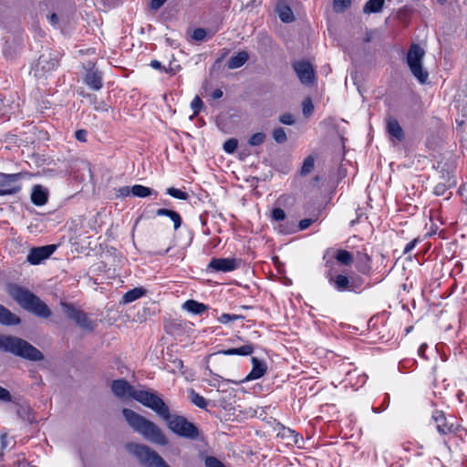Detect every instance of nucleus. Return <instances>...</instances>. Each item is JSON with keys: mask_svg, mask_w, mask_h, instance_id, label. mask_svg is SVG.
<instances>
[{"mask_svg": "<svg viewBox=\"0 0 467 467\" xmlns=\"http://www.w3.org/2000/svg\"><path fill=\"white\" fill-rule=\"evenodd\" d=\"M167 193L180 200H187L189 198V194L186 192H182V190L173 187L168 188Z\"/></svg>", "mask_w": 467, "mask_h": 467, "instance_id": "38", "label": "nucleus"}, {"mask_svg": "<svg viewBox=\"0 0 467 467\" xmlns=\"http://www.w3.org/2000/svg\"><path fill=\"white\" fill-rule=\"evenodd\" d=\"M253 368L246 376L244 381L257 379L263 377L266 372V365L264 361L259 360L257 358H252ZM243 382V380L234 381V383Z\"/></svg>", "mask_w": 467, "mask_h": 467, "instance_id": "15", "label": "nucleus"}, {"mask_svg": "<svg viewBox=\"0 0 467 467\" xmlns=\"http://www.w3.org/2000/svg\"><path fill=\"white\" fill-rule=\"evenodd\" d=\"M336 259L344 265H349L353 262V255L347 250L340 249L336 254Z\"/></svg>", "mask_w": 467, "mask_h": 467, "instance_id": "32", "label": "nucleus"}, {"mask_svg": "<svg viewBox=\"0 0 467 467\" xmlns=\"http://www.w3.org/2000/svg\"><path fill=\"white\" fill-rule=\"evenodd\" d=\"M439 189H443V185L436 186L435 192L439 194Z\"/></svg>", "mask_w": 467, "mask_h": 467, "instance_id": "60", "label": "nucleus"}, {"mask_svg": "<svg viewBox=\"0 0 467 467\" xmlns=\"http://www.w3.org/2000/svg\"><path fill=\"white\" fill-rule=\"evenodd\" d=\"M302 107H303V114L306 117H308L313 113L314 106L309 98H306L303 100Z\"/></svg>", "mask_w": 467, "mask_h": 467, "instance_id": "40", "label": "nucleus"}, {"mask_svg": "<svg viewBox=\"0 0 467 467\" xmlns=\"http://www.w3.org/2000/svg\"><path fill=\"white\" fill-rule=\"evenodd\" d=\"M336 288L339 291H344L349 288V279L343 275H338L334 280Z\"/></svg>", "mask_w": 467, "mask_h": 467, "instance_id": "34", "label": "nucleus"}, {"mask_svg": "<svg viewBox=\"0 0 467 467\" xmlns=\"http://www.w3.org/2000/svg\"><path fill=\"white\" fill-rule=\"evenodd\" d=\"M111 390L118 398H133L143 406L150 409V405L158 398L156 392L152 390H137L126 379H116L111 383Z\"/></svg>", "mask_w": 467, "mask_h": 467, "instance_id": "5", "label": "nucleus"}, {"mask_svg": "<svg viewBox=\"0 0 467 467\" xmlns=\"http://www.w3.org/2000/svg\"><path fill=\"white\" fill-rule=\"evenodd\" d=\"M441 5H443L447 0H437Z\"/></svg>", "mask_w": 467, "mask_h": 467, "instance_id": "62", "label": "nucleus"}, {"mask_svg": "<svg viewBox=\"0 0 467 467\" xmlns=\"http://www.w3.org/2000/svg\"><path fill=\"white\" fill-rule=\"evenodd\" d=\"M370 40H371V34L367 33L364 41L369 42Z\"/></svg>", "mask_w": 467, "mask_h": 467, "instance_id": "59", "label": "nucleus"}, {"mask_svg": "<svg viewBox=\"0 0 467 467\" xmlns=\"http://www.w3.org/2000/svg\"><path fill=\"white\" fill-rule=\"evenodd\" d=\"M202 105H203L202 100L198 96H196L192 99V101L191 103V107H192V109L193 110V115L194 116L197 115L200 112Z\"/></svg>", "mask_w": 467, "mask_h": 467, "instance_id": "43", "label": "nucleus"}, {"mask_svg": "<svg viewBox=\"0 0 467 467\" xmlns=\"http://www.w3.org/2000/svg\"><path fill=\"white\" fill-rule=\"evenodd\" d=\"M213 31H189L188 38L193 43L206 41L213 36Z\"/></svg>", "mask_w": 467, "mask_h": 467, "instance_id": "27", "label": "nucleus"}, {"mask_svg": "<svg viewBox=\"0 0 467 467\" xmlns=\"http://www.w3.org/2000/svg\"><path fill=\"white\" fill-rule=\"evenodd\" d=\"M254 4H255V0H254V1L250 2V3L247 5V6H249V5L254 6Z\"/></svg>", "mask_w": 467, "mask_h": 467, "instance_id": "61", "label": "nucleus"}, {"mask_svg": "<svg viewBox=\"0 0 467 467\" xmlns=\"http://www.w3.org/2000/svg\"><path fill=\"white\" fill-rule=\"evenodd\" d=\"M265 139H266L265 133H264V132H257V133L253 134L250 137V139L248 140V143L251 146H259V145H262L265 142Z\"/></svg>", "mask_w": 467, "mask_h": 467, "instance_id": "37", "label": "nucleus"}, {"mask_svg": "<svg viewBox=\"0 0 467 467\" xmlns=\"http://www.w3.org/2000/svg\"><path fill=\"white\" fill-rule=\"evenodd\" d=\"M78 52L80 55H83V54H94L95 53V49L94 48H88L86 51H84L83 49H79Z\"/></svg>", "mask_w": 467, "mask_h": 467, "instance_id": "57", "label": "nucleus"}, {"mask_svg": "<svg viewBox=\"0 0 467 467\" xmlns=\"http://www.w3.org/2000/svg\"><path fill=\"white\" fill-rule=\"evenodd\" d=\"M385 0H368L363 6V13L366 15L375 14L381 11Z\"/></svg>", "mask_w": 467, "mask_h": 467, "instance_id": "23", "label": "nucleus"}, {"mask_svg": "<svg viewBox=\"0 0 467 467\" xmlns=\"http://www.w3.org/2000/svg\"><path fill=\"white\" fill-rule=\"evenodd\" d=\"M150 66L155 68V69H161V64L160 61L158 60H152L150 62Z\"/></svg>", "mask_w": 467, "mask_h": 467, "instance_id": "54", "label": "nucleus"}, {"mask_svg": "<svg viewBox=\"0 0 467 467\" xmlns=\"http://www.w3.org/2000/svg\"><path fill=\"white\" fill-rule=\"evenodd\" d=\"M240 318H243L242 316H239V315H230V314H223L219 318L218 320L222 323V324H226L230 321H234V320H237V319H240Z\"/></svg>", "mask_w": 467, "mask_h": 467, "instance_id": "44", "label": "nucleus"}, {"mask_svg": "<svg viewBox=\"0 0 467 467\" xmlns=\"http://www.w3.org/2000/svg\"><path fill=\"white\" fill-rule=\"evenodd\" d=\"M278 119L282 124L285 125H294L296 123V119L294 115L288 112L280 115Z\"/></svg>", "mask_w": 467, "mask_h": 467, "instance_id": "42", "label": "nucleus"}, {"mask_svg": "<svg viewBox=\"0 0 467 467\" xmlns=\"http://www.w3.org/2000/svg\"><path fill=\"white\" fill-rule=\"evenodd\" d=\"M57 249V245L48 244L44 246L33 247L29 250L26 261L33 265H39L47 259Z\"/></svg>", "mask_w": 467, "mask_h": 467, "instance_id": "12", "label": "nucleus"}, {"mask_svg": "<svg viewBox=\"0 0 467 467\" xmlns=\"http://www.w3.org/2000/svg\"><path fill=\"white\" fill-rule=\"evenodd\" d=\"M126 450L136 457L143 467H171L156 451L145 444L129 442L126 444Z\"/></svg>", "mask_w": 467, "mask_h": 467, "instance_id": "6", "label": "nucleus"}, {"mask_svg": "<svg viewBox=\"0 0 467 467\" xmlns=\"http://www.w3.org/2000/svg\"><path fill=\"white\" fill-rule=\"evenodd\" d=\"M314 165H315L314 158L312 156H307L303 162V165L301 168V174L304 176L309 174L312 171V170L314 169Z\"/></svg>", "mask_w": 467, "mask_h": 467, "instance_id": "36", "label": "nucleus"}, {"mask_svg": "<svg viewBox=\"0 0 467 467\" xmlns=\"http://www.w3.org/2000/svg\"><path fill=\"white\" fill-rule=\"evenodd\" d=\"M0 440H1V449H2V451H4L8 446L7 435L5 433L2 434L0 437Z\"/></svg>", "mask_w": 467, "mask_h": 467, "instance_id": "52", "label": "nucleus"}, {"mask_svg": "<svg viewBox=\"0 0 467 467\" xmlns=\"http://www.w3.org/2000/svg\"><path fill=\"white\" fill-rule=\"evenodd\" d=\"M61 306L67 317L75 321L81 328L88 331L94 329V323L82 310L77 309L74 306L67 303H62Z\"/></svg>", "mask_w": 467, "mask_h": 467, "instance_id": "8", "label": "nucleus"}, {"mask_svg": "<svg viewBox=\"0 0 467 467\" xmlns=\"http://www.w3.org/2000/svg\"><path fill=\"white\" fill-rule=\"evenodd\" d=\"M20 43L21 39L14 34H11L10 36H6L5 45L4 48L5 54L11 55L12 52L16 50V47L20 45Z\"/></svg>", "mask_w": 467, "mask_h": 467, "instance_id": "28", "label": "nucleus"}, {"mask_svg": "<svg viewBox=\"0 0 467 467\" xmlns=\"http://www.w3.org/2000/svg\"><path fill=\"white\" fill-rule=\"evenodd\" d=\"M237 268L236 260L234 258H213L208 269L214 272H231Z\"/></svg>", "mask_w": 467, "mask_h": 467, "instance_id": "14", "label": "nucleus"}, {"mask_svg": "<svg viewBox=\"0 0 467 467\" xmlns=\"http://www.w3.org/2000/svg\"><path fill=\"white\" fill-rule=\"evenodd\" d=\"M272 218L275 221H283L285 218V213L281 208H275L272 211Z\"/></svg>", "mask_w": 467, "mask_h": 467, "instance_id": "45", "label": "nucleus"}, {"mask_svg": "<svg viewBox=\"0 0 467 467\" xmlns=\"http://www.w3.org/2000/svg\"><path fill=\"white\" fill-rule=\"evenodd\" d=\"M313 223L312 219H303L299 222L298 227L300 230L308 228Z\"/></svg>", "mask_w": 467, "mask_h": 467, "instance_id": "49", "label": "nucleus"}, {"mask_svg": "<svg viewBox=\"0 0 467 467\" xmlns=\"http://www.w3.org/2000/svg\"><path fill=\"white\" fill-rule=\"evenodd\" d=\"M153 193V190L140 184L133 185L131 187V194L136 197L145 198ZM155 195L157 192H154Z\"/></svg>", "mask_w": 467, "mask_h": 467, "instance_id": "30", "label": "nucleus"}, {"mask_svg": "<svg viewBox=\"0 0 467 467\" xmlns=\"http://www.w3.org/2000/svg\"><path fill=\"white\" fill-rule=\"evenodd\" d=\"M190 399L191 401L197 407L201 409H205L207 406L206 400L201 396L199 393L195 392L193 389L190 391Z\"/></svg>", "mask_w": 467, "mask_h": 467, "instance_id": "33", "label": "nucleus"}, {"mask_svg": "<svg viewBox=\"0 0 467 467\" xmlns=\"http://www.w3.org/2000/svg\"><path fill=\"white\" fill-rule=\"evenodd\" d=\"M431 418L435 422L436 430L439 431V433L448 434L453 431V425L447 423V420L442 411L435 410Z\"/></svg>", "mask_w": 467, "mask_h": 467, "instance_id": "16", "label": "nucleus"}, {"mask_svg": "<svg viewBox=\"0 0 467 467\" xmlns=\"http://www.w3.org/2000/svg\"><path fill=\"white\" fill-rule=\"evenodd\" d=\"M173 364H174V366H175L177 368H179V369H182V368H183V362H182V359H175V360L173 361Z\"/></svg>", "mask_w": 467, "mask_h": 467, "instance_id": "56", "label": "nucleus"}, {"mask_svg": "<svg viewBox=\"0 0 467 467\" xmlns=\"http://www.w3.org/2000/svg\"><path fill=\"white\" fill-rule=\"evenodd\" d=\"M87 70L84 82L93 90H99L102 88V76L101 73L95 68L94 62H88L85 66Z\"/></svg>", "mask_w": 467, "mask_h": 467, "instance_id": "13", "label": "nucleus"}, {"mask_svg": "<svg viewBox=\"0 0 467 467\" xmlns=\"http://www.w3.org/2000/svg\"><path fill=\"white\" fill-rule=\"evenodd\" d=\"M122 415L129 426L146 441L161 446L168 444L169 441L163 431L153 421L127 408L122 410Z\"/></svg>", "mask_w": 467, "mask_h": 467, "instance_id": "2", "label": "nucleus"}, {"mask_svg": "<svg viewBox=\"0 0 467 467\" xmlns=\"http://www.w3.org/2000/svg\"><path fill=\"white\" fill-rule=\"evenodd\" d=\"M275 12L279 18L285 23L292 22L295 18L290 6L283 1L276 4Z\"/></svg>", "mask_w": 467, "mask_h": 467, "instance_id": "19", "label": "nucleus"}, {"mask_svg": "<svg viewBox=\"0 0 467 467\" xmlns=\"http://www.w3.org/2000/svg\"><path fill=\"white\" fill-rule=\"evenodd\" d=\"M171 246H169L166 250H165V253L169 252V250L171 249Z\"/></svg>", "mask_w": 467, "mask_h": 467, "instance_id": "64", "label": "nucleus"}, {"mask_svg": "<svg viewBox=\"0 0 467 467\" xmlns=\"http://www.w3.org/2000/svg\"><path fill=\"white\" fill-rule=\"evenodd\" d=\"M24 177L25 173L22 172L13 174L0 172V195H11L20 192L21 185L17 181Z\"/></svg>", "mask_w": 467, "mask_h": 467, "instance_id": "9", "label": "nucleus"}, {"mask_svg": "<svg viewBox=\"0 0 467 467\" xmlns=\"http://www.w3.org/2000/svg\"><path fill=\"white\" fill-rule=\"evenodd\" d=\"M58 66L57 56L51 53L42 54L33 67L35 77L44 78L47 73L55 70Z\"/></svg>", "mask_w": 467, "mask_h": 467, "instance_id": "10", "label": "nucleus"}, {"mask_svg": "<svg viewBox=\"0 0 467 467\" xmlns=\"http://www.w3.org/2000/svg\"><path fill=\"white\" fill-rule=\"evenodd\" d=\"M156 214L158 216H168L173 222L174 231H177L182 225V217L181 215L172 210H169L166 208H160L156 211Z\"/></svg>", "mask_w": 467, "mask_h": 467, "instance_id": "21", "label": "nucleus"}, {"mask_svg": "<svg viewBox=\"0 0 467 467\" xmlns=\"http://www.w3.org/2000/svg\"><path fill=\"white\" fill-rule=\"evenodd\" d=\"M183 308L193 314H202L208 309V306L195 300H187L183 304Z\"/></svg>", "mask_w": 467, "mask_h": 467, "instance_id": "24", "label": "nucleus"}, {"mask_svg": "<svg viewBox=\"0 0 467 467\" xmlns=\"http://www.w3.org/2000/svg\"><path fill=\"white\" fill-rule=\"evenodd\" d=\"M145 292H146L145 289L140 288V287L133 288V289L126 292L123 295L122 302L125 304L131 303V302L139 299L140 297H141L145 294Z\"/></svg>", "mask_w": 467, "mask_h": 467, "instance_id": "25", "label": "nucleus"}, {"mask_svg": "<svg viewBox=\"0 0 467 467\" xmlns=\"http://www.w3.org/2000/svg\"><path fill=\"white\" fill-rule=\"evenodd\" d=\"M424 56L425 50L419 44L412 43L406 57V62L411 74L420 84L426 83L429 78V73L422 65Z\"/></svg>", "mask_w": 467, "mask_h": 467, "instance_id": "7", "label": "nucleus"}, {"mask_svg": "<svg viewBox=\"0 0 467 467\" xmlns=\"http://www.w3.org/2000/svg\"><path fill=\"white\" fill-rule=\"evenodd\" d=\"M287 431H288L289 433H291V435H293V436H294V442H295V443H297V442H298V441H297L298 434H297V433H296V432H295V431H292V430H290V429H288V430H287Z\"/></svg>", "mask_w": 467, "mask_h": 467, "instance_id": "58", "label": "nucleus"}, {"mask_svg": "<svg viewBox=\"0 0 467 467\" xmlns=\"http://www.w3.org/2000/svg\"><path fill=\"white\" fill-rule=\"evenodd\" d=\"M352 5V0H333L332 10L336 14H344Z\"/></svg>", "mask_w": 467, "mask_h": 467, "instance_id": "29", "label": "nucleus"}, {"mask_svg": "<svg viewBox=\"0 0 467 467\" xmlns=\"http://www.w3.org/2000/svg\"><path fill=\"white\" fill-rule=\"evenodd\" d=\"M212 374H213V372L212 370H210ZM214 375H216L217 377H220V378H223L222 376H220V374H216L214 373Z\"/></svg>", "mask_w": 467, "mask_h": 467, "instance_id": "63", "label": "nucleus"}, {"mask_svg": "<svg viewBox=\"0 0 467 467\" xmlns=\"http://www.w3.org/2000/svg\"><path fill=\"white\" fill-rule=\"evenodd\" d=\"M253 351H254V348L252 345H244L240 348H229L226 350H223L220 353L228 355V356H231V355L248 356V355L252 354Z\"/></svg>", "mask_w": 467, "mask_h": 467, "instance_id": "26", "label": "nucleus"}, {"mask_svg": "<svg viewBox=\"0 0 467 467\" xmlns=\"http://www.w3.org/2000/svg\"><path fill=\"white\" fill-rule=\"evenodd\" d=\"M0 401L11 402L12 395L11 393L5 388L0 386Z\"/></svg>", "mask_w": 467, "mask_h": 467, "instance_id": "46", "label": "nucleus"}, {"mask_svg": "<svg viewBox=\"0 0 467 467\" xmlns=\"http://www.w3.org/2000/svg\"><path fill=\"white\" fill-rule=\"evenodd\" d=\"M47 191L41 185H35L31 193V201L37 206L44 205L47 202Z\"/></svg>", "mask_w": 467, "mask_h": 467, "instance_id": "17", "label": "nucleus"}, {"mask_svg": "<svg viewBox=\"0 0 467 467\" xmlns=\"http://www.w3.org/2000/svg\"><path fill=\"white\" fill-rule=\"evenodd\" d=\"M272 137L278 144H283L287 140V136L283 128H276L272 132Z\"/></svg>", "mask_w": 467, "mask_h": 467, "instance_id": "35", "label": "nucleus"}, {"mask_svg": "<svg viewBox=\"0 0 467 467\" xmlns=\"http://www.w3.org/2000/svg\"><path fill=\"white\" fill-rule=\"evenodd\" d=\"M205 467H226L222 462L213 456L205 458Z\"/></svg>", "mask_w": 467, "mask_h": 467, "instance_id": "41", "label": "nucleus"}, {"mask_svg": "<svg viewBox=\"0 0 467 467\" xmlns=\"http://www.w3.org/2000/svg\"><path fill=\"white\" fill-rule=\"evenodd\" d=\"M21 319L9 309L0 305V324L5 326L18 325Z\"/></svg>", "mask_w": 467, "mask_h": 467, "instance_id": "18", "label": "nucleus"}, {"mask_svg": "<svg viewBox=\"0 0 467 467\" xmlns=\"http://www.w3.org/2000/svg\"><path fill=\"white\" fill-rule=\"evenodd\" d=\"M6 291L23 309L36 317L48 318L51 316V310L47 305L27 288L16 284H10L7 285Z\"/></svg>", "mask_w": 467, "mask_h": 467, "instance_id": "3", "label": "nucleus"}, {"mask_svg": "<svg viewBox=\"0 0 467 467\" xmlns=\"http://www.w3.org/2000/svg\"><path fill=\"white\" fill-rule=\"evenodd\" d=\"M387 130L388 132L397 139L398 140H402L404 139V132L398 120L394 118H389L387 119Z\"/></svg>", "mask_w": 467, "mask_h": 467, "instance_id": "20", "label": "nucleus"}, {"mask_svg": "<svg viewBox=\"0 0 467 467\" xmlns=\"http://www.w3.org/2000/svg\"><path fill=\"white\" fill-rule=\"evenodd\" d=\"M238 145V141L236 139H229L223 143V150L227 153H233L235 151Z\"/></svg>", "mask_w": 467, "mask_h": 467, "instance_id": "39", "label": "nucleus"}, {"mask_svg": "<svg viewBox=\"0 0 467 467\" xmlns=\"http://www.w3.org/2000/svg\"><path fill=\"white\" fill-rule=\"evenodd\" d=\"M223 91L220 88H216L212 93V98L213 99H219L223 97Z\"/></svg>", "mask_w": 467, "mask_h": 467, "instance_id": "53", "label": "nucleus"}, {"mask_svg": "<svg viewBox=\"0 0 467 467\" xmlns=\"http://www.w3.org/2000/svg\"><path fill=\"white\" fill-rule=\"evenodd\" d=\"M0 350L30 361L44 359L43 353L23 338L15 336L0 335Z\"/></svg>", "mask_w": 467, "mask_h": 467, "instance_id": "4", "label": "nucleus"}, {"mask_svg": "<svg viewBox=\"0 0 467 467\" xmlns=\"http://www.w3.org/2000/svg\"><path fill=\"white\" fill-rule=\"evenodd\" d=\"M88 132L85 130H78L75 133V137L78 140L85 142L87 140Z\"/></svg>", "mask_w": 467, "mask_h": 467, "instance_id": "47", "label": "nucleus"}, {"mask_svg": "<svg viewBox=\"0 0 467 467\" xmlns=\"http://www.w3.org/2000/svg\"><path fill=\"white\" fill-rule=\"evenodd\" d=\"M369 261L370 258L368 254H358L357 269L363 274L367 273L369 270Z\"/></svg>", "mask_w": 467, "mask_h": 467, "instance_id": "31", "label": "nucleus"}, {"mask_svg": "<svg viewBox=\"0 0 467 467\" xmlns=\"http://www.w3.org/2000/svg\"><path fill=\"white\" fill-rule=\"evenodd\" d=\"M130 194H131V187H130V186L120 187L118 190L119 196L126 197V196H129Z\"/></svg>", "mask_w": 467, "mask_h": 467, "instance_id": "48", "label": "nucleus"}, {"mask_svg": "<svg viewBox=\"0 0 467 467\" xmlns=\"http://www.w3.org/2000/svg\"><path fill=\"white\" fill-rule=\"evenodd\" d=\"M150 409L166 421L168 428L176 435L192 441L199 438L198 427L183 416L171 414L169 407L161 397L158 396Z\"/></svg>", "mask_w": 467, "mask_h": 467, "instance_id": "1", "label": "nucleus"}, {"mask_svg": "<svg viewBox=\"0 0 467 467\" xmlns=\"http://www.w3.org/2000/svg\"><path fill=\"white\" fill-rule=\"evenodd\" d=\"M418 240L417 239H414L412 241H410L404 248V254H409L410 251L413 250V248L415 247L416 244H417Z\"/></svg>", "mask_w": 467, "mask_h": 467, "instance_id": "51", "label": "nucleus"}, {"mask_svg": "<svg viewBox=\"0 0 467 467\" xmlns=\"http://www.w3.org/2000/svg\"><path fill=\"white\" fill-rule=\"evenodd\" d=\"M248 58L249 56L246 51H240L229 59L227 67L229 69L239 68L247 62Z\"/></svg>", "mask_w": 467, "mask_h": 467, "instance_id": "22", "label": "nucleus"}, {"mask_svg": "<svg viewBox=\"0 0 467 467\" xmlns=\"http://www.w3.org/2000/svg\"><path fill=\"white\" fill-rule=\"evenodd\" d=\"M48 18L51 21L52 26H56V24H57V22L58 20L57 16L56 14H52V15L49 16Z\"/></svg>", "mask_w": 467, "mask_h": 467, "instance_id": "55", "label": "nucleus"}, {"mask_svg": "<svg viewBox=\"0 0 467 467\" xmlns=\"http://www.w3.org/2000/svg\"><path fill=\"white\" fill-rule=\"evenodd\" d=\"M165 2H166V0H151L150 7H151V9L157 10L161 6H162Z\"/></svg>", "mask_w": 467, "mask_h": 467, "instance_id": "50", "label": "nucleus"}, {"mask_svg": "<svg viewBox=\"0 0 467 467\" xmlns=\"http://www.w3.org/2000/svg\"><path fill=\"white\" fill-rule=\"evenodd\" d=\"M292 67L303 85L309 86L314 84L315 71L310 62L298 60L293 62Z\"/></svg>", "mask_w": 467, "mask_h": 467, "instance_id": "11", "label": "nucleus"}]
</instances>
